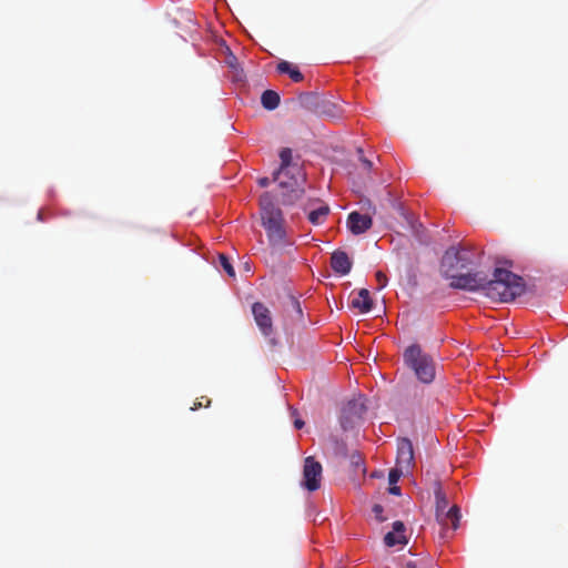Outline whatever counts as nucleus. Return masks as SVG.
I'll return each instance as SVG.
<instances>
[{"mask_svg":"<svg viewBox=\"0 0 568 568\" xmlns=\"http://www.w3.org/2000/svg\"><path fill=\"white\" fill-rule=\"evenodd\" d=\"M525 291L523 277L515 273L496 267L493 277H485L484 294L496 302H511Z\"/></svg>","mask_w":568,"mask_h":568,"instance_id":"nucleus-1","label":"nucleus"},{"mask_svg":"<svg viewBox=\"0 0 568 568\" xmlns=\"http://www.w3.org/2000/svg\"><path fill=\"white\" fill-rule=\"evenodd\" d=\"M262 224L267 232L270 241L281 244L285 240L282 211L275 205L273 196L265 192L260 197Z\"/></svg>","mask_w":568,"mask_h":568,"instance_id":"nucleus-2","label":"nucleus"},{"mask_svg":"<svg viewBox=\"0 0 568 568\" xmlns=\"http://www.w3.org/2000/svg\"><path fill=\"white\" fill-rule=\"evenodd\" d=\"M405 364L414 371L416 377L425 383H432L435 378V364L433 358L424 353L419 345L413 344L404 352Z\"/></svg>","mask_w":568,"mask_h":568,"instance_id":"nucleus-3","label":"nucleus"},{"mask_svg":"<svg viewBox=\"0 0 568 568\" xmlns=\"http://www.w3.org/2000/svg\"><path fill=\"white\" fill-rule=\"evenodd\" d=\"M366 412L364 398L362 396L348 400L342 408L339 423L344 432L353 430L363 420Z\"/></svg>","mask_w":568,"mask_h":568,"instance_id":"nucleus-4","label":"nucleus"},{"mask_svg":"<svg viewBox=\"0 0 568 568\" xmlns=\"http://www.w3.org/2000/svg\"><path fill=\"white\" fill-rule=\"evenodd\" d=\"M485 277L481 272L466 273V274H454L449 278L452 280L449 286L452 288L464 290L469 292H484Z\"/></svg>","mask_w":568,"mask_h":568,"instance_id":"nucleus-5","label":"nucleus"},{"mask_svg":"<svg viewBox=\"0 0 568 568\" xmlns=\"http://www.w3.org/2000/svg\"><path fill=\"white\" fill-rule=\"evenodd\" d=\"M303 486L310 490L315 491L321 486L322 465L313 456H308L304 460L303 468Z\"/></svg>","mask_w":568,"mask_h":568,"instance_id":"nucleus-6","label":"nucleus"},{"mask_svg":"<svg viewBox=\"0 0 568 568\" xmlns=\"http://www.w3.org/2000/svg\"><path fill=\"white\" fill-rule=\"evenodd\" d=\"M252 313L254 316V321H255L257 327L260 328L261 333L265 337L271 336L273 333V321H272V315H271V311L268 310V307H266L261 302H255L252 305Z\"/></svg>","mask_w":568,"mask_h":568,"instance_id":"nucleus-7","label":"nucleus"},{"mask_svg":"<svg viewBox=\"0 0 568 568\" xmlns=\"http://www.w3.org/2000/svg\"><path fill=\"white\" fill-rule=\"evenodd\" d=\"M277 181L282 189L281 201L284 205H292L302 197L304 190L298 185L297 179L291 178L290 181L280 179Z\"/></svg>","mask_w":568,"mask_h":568,"instance_id":"nucleus-8","label":"nucleus"},{"mask_svg":"<svg viewBox=\"0 0 568 568\" xmlns=\"http://www.w3.org/2000/svg\"><path fill=\"white\" fill-rule=\"evenodd\" d=\"M396 465L409 471L414 465V448L408 438L397 440Z\"/></svg>","mask_w":568,"mask_h":568,"instance_id":"nucleus-9","label":"nucleus"},{"mask_svg":"<svg viewBox=\"0 0 568 568\" xmlns=\"http://www.w3.org/2000/svg\"><path fill=\"white\" fill-rule=\"evenodd\" d=\"M372 217L367 214H361L354 211L347 216V227L354 235L365 233L372 227Z\"/></svg>","mask_w":568,"mask_h":568,"instance_id":"nucleus-10","label":"nucleus"},{"mask_svg":"<svg viewBox=\"0 0 568 568\" xmlns=\"http://www.w3.org/2000/svg\"><path fill=\"white\" fill-rule=\"evenodd\" d=\"M436 520L443 528L450 526L452 529L455 531L459 527V520H460L459 507L454 505L448 509L437 511Z\"/></svg>","mask_w":568,"mask_h":568,"instance_id":"nucleus-11","label":"nucleus"},{"mask_svg":"<svg viewBox=\"0 0 568 568\" xmlns=\"http://www.w3.org/2000/svg\"><path fill=\"white\" fill-rule=\"evenodd\" d=\"M315 111L323 116L329 118V119H341L344 109L342 104L336 103L329 99H321L316 103Z\"/></svg>","mask_w":568,"mask_h":568,"instance_id":"nucleus-12","label":"nucleus"},{"mask_svg":"<svg viewBox=\"0 0 568 568\" xmlns=\"http://www.w3.org/2000/svg\"><path fill=\"white\" fill-rule=\"evenodd\" d=\"M458 250L454 246L449 247L442 258V272L445 277H450L455 274V271L460 268L458 263Z\"/></svg>","mask_w":568,"mask_h":568,"instance_id":"nucleus-13","label":"nucleus"},{"mask_svg":"<svg viewBox=\"0 0 568 568\" xmlns=\"http://www.w3.org/2000/svg\"><path fill=\"white\" fill-rule=\"evenodd\" d=\"M384 542L387 547L406 545L408 542L405 536V525L403 521L397 520L393 523V530L385 535Z\"/></svg>","mask_w":568,"mask_h":568,"instance_id":"nucleus-14","label":"nucleus"},{"mask_svg":"<svg viewBox=\"0 0 568 568\" xmlns=\"http://www.w3.org/2000/svg\"><path fill=\"white\" fill-rule=\"evenodd\" d=\"M331 266L335 273L346 275L352 270V261L344 251H335L331 256Z\"/></svg>","mask_w":568,"mask_h":568,"instance_id":"nucleus-15","label":"nucleus"},{"mask_svg":"<svg viewBox=\"0 0 568 568\" xmlns=\"http://www.w3.org/2000/svg\"><path fill=\"white\" fill-rule=\"evenodd\" d=\"M351 305L353 308H357L361 313L371 312L373 308V301L369 296L368 290H359L358 296L352 301Z\"/></svg>","mask_w":568,"mask_h":568,"instance_id":"nucleus-16","label":"nucleus"},{"mask_svg":"<svg viewBox=\"0 0 568 568\" xmlns=\"http://www.w3.org/2000/svg\"><path fill=\"white\" fill-rule=\"evenodd\" d=\"M281 165L280 169L274 173L273 180H280L284 175L288 174L291 162H292V150L290 148H283L280 152Z\"/></svg>","mask_w":568,"mask_h":568,"instance_id":"nucleus-17","label":"nucleus"},{"mask_svg":"<svg viewBox=\"0 0 568 568\" xmlns=\"http://www.w3.org/2000/svg\"><path fill=\"white\" fill-rule=\"evenodd\" d=\"M276 69L280 73H287L294 82H301L304 80L302 72L296 67H293L288 61H281Z\"/></svg>","mask_w":568,"mask_h":568,"instance_id":"nucleus-18","label":"nucleus"},{"mask_svg":"<svg viewBox=\"0 0 568 568\" xmlns=\"http://www.w3.org/2000/svg\"><path fill=\"white\" fill-rule=\"evenodd\" d=\"M436 513L448 509V499L439 481L434 483Z\"/></svg>","mask_w":568,"mask_h":568,"instance_id":"nucleus-19","label":"nucleus"},{"mask_svg":"<svg viewBox=\"0 0 568 568\" xmlns=\"http://www.w3.org/2000/svg\"><path fill=\"white\" fill-rule=\"evenodd\" d=\"M280 95L273 90H265L261 97V103L266 110H275L280 104Z\"/></svg>","mask_w":568,"mask_h":568,"instance_id":"nucleus-20","label":"nucleus"},{"mask_svg":"<svg viewBox=\"0 0 568 568\" xmlns=\"http://www.w3.org/2000/svg\"><path fill=\"white\" fill-rule=\"evenodd\" d=\"M329 214V206L326 204H322L317 209L312 210L307 217L308 221L314 225L323 224L326 220L327 215Z\"/></svg>","mask_w":568,"mask_h":568,"instance_id":"nucleus-21","label":"nucleus"},{"mask_svg":"<svg viewBox=\"0 0 568 568\" xmlns=\"http://www.w3.org/2000/svg\"><path fill=\"white\" fill-rule=\"evenodd\" d=\"M357 154H358V160L361 162L363 171L366 172L367 174H369V172L373 169V162L371 160H368L367 158H365L363 149L358 148Z\"/></svg>","mask_w":568,"mask_h":568,"instance_id":"nucleus-22","label":"nucleus"},{"mask_svg":"<svg viewBox=\"0 0 568 568\" xmlns=\"http://www.w3.org/2000/svg\"><path fill=\"white\" fill-rule=\"evenodd\" d=\"M405 473H407L406 469L396 465V467L390 469V471L388 474L389 484L395 485L398 481V479L400 478V476H403Z\"/></svg>","mask_w":568,"mask_h":568,"instance_id":"nucleus-23","label":"nucleus"},{"mask_svg":"<svg viewBox=\"0 0 568 568\" xmlns=\"http://www.w3.org/2000/svg\"><path fill=\"white\" fill-rule=\"evenodd\" d=\"M220 263H221V266L227 273L229 276H231V277L235 276L234 267L232 266V264H231L230 260L227 258V256H225L224 254H221L220 255Z\"/></svg>","mask_w":568,"mask_h":568,"instance_id":"nucleus-24","label":"nucleus"},{"mask_svg":"<svg viewBox=\"0 0 568 568\" xmlns=\"http://www.w3.org/2000/svg\"><path fill=\"white\" fill-rule=\"evenodd\" d=\"M458 263L460 264V268H465L471 263V260L468 256V252L466 250H458Z\"/></svg>","mask_w":568,"mask_h":568,"instance_id":"nucleus-25","label":"nucleus"},{"mask_svg":"<svg viewBox=\"0 0 568 568\" xmlns=\"http://www.w3.org/2000/svg\"><path fill=\"white\" fill-rule=\"evenodd\" d=\"M376 281H377V284H378V288H384L387 284V277L386 275L382 272V271H377L376 274Z\"/></svg>","mask_w":568,"mask_h":568,"instance_id":"nucleus-26","label":"nucleus"},{"mask_svg":"<svg viewBox=\"0 0 568 568\" xmlns=\"http://www.w3.org/2000/svg\"><path fill=\"white\" fill-rule=\"evenodd\" d=\"M290 302L292 304V307L296 312L297 316L301 318L303 316V312L300 302L293 296L290 297Z\"/></svg>","mask_w":568,"mask_h":568,"instance_id":"nucleus-27","label":"nucleus"},{"mask_svg":"<svg viewBox=\"0 0 568 568\" xmlns=\"http://www.w3.org/2000/svg\"><path fill=\"white\" fill-rule=\"evenodd\" d=\"M210 404H211V399H209L206 397H201V400L195 402L194 406H192L191 409L192 410H196V409H199L202 406L207 407Z\"/></svg>","mask_w":568,"mask_h":568,"instance_id":"nucleus-28","label":"nucleus"},{"mask_svg":"<svg viewBox=\"0 0 568 568\" xmlns=\"http://www.w3.org/2000/svg\"><path fill=\"white\" fill-rule=\"evenodd\" d=\"M352 458V464L355 466V467H361L363 466V460H362V457L358 453H354L352 454L351 456Z\"/></svg>","mask_w":568,"mask_h":568,"instance_id":"nucleus-29","label":"nucleus"},{"mask_svg":"<svg viewBox=\"0 0 568 568\" xmlns=\"http://www.w3.org/2000/svg\"><path fill=\"white\" fill-rule=\"evenodd\" d=\"M373 513L375 514V516L378 520H381V521L384 520L382 518L383 507L381 505H378V504L374 505Z\"/></svg>","mask_w":568,"mask_h":568,"instance_id":"nucleus-30","label":"nucleus"},{"mask_svg":"<svg viewBox=\"0 0 568 568\" xmlns=\"http://www.w3.org/2000/svg\"><path fill=\"white\" fill-rule=\"evenodd\" d=\"M388 490H389V494H392V495H396V496L400 495V488L396 485H390Z\"/></svg>","mask_w":568,"mask_h":568,"instance_id":"nucleus-31","label":"nucleus"},{"mask_svg":"<svg viewBox=\"0 0 568 568\" xmlns=\"http://www.w3.org/2000/svg\"><path fill=\"white\" fill-rule=\"evenodd\" d=\"M258 184L262 186V187H265L270 184V179L268 178H262L258 180Z\"/></svg>","mask_w":568,"mask_h":568,"instance_id":"nucleus-32","label":"nucleus"},{"mask_svg":"<svg viewBox=\"0 0 568 568\" xmlns=\"http://www.w3.org/2000/svg\"><path fill=\"white\" fill-rule=\"evenodd\" d=\"M294 426L297 429H301L304 426V422L301 418H295Z\"/></svg>","mask_w":568,"mask_h":568,"instance_id":"nucleus-33","label":"nucleus"},{"mask_svg":"<svg viewBox=\"0 0 568 568\" xmlns=\"http://www.w3.org/2000/svg\"><path fill=\"white\" fill-rule=\"evenodd\" d=\"M235 62H236V58L234 55H230L229 57V60H227V63L230 67L234 68L235 67Z\"/></svg>","mask_w":568,"mask_h":568,"instance_id":"nucleus-34","label":"nucleus"},{"mask_svg":"<svg viewBox=\"0 0 568 568\" xmlns=\"http://www.w3.org/2000/svg\"><path fill=\"white\" fill-rule=\"evenodd\" d=\"M403 568H417V565L415 561H407Z\"/></svg>","mask_w":568,"mask_h":568,"instance_id":"nucleus-35","label":"nucleus"}]
</instances>
